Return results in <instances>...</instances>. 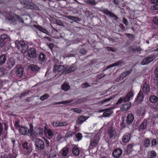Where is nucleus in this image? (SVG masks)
<instances>
[{"mask_svg":"<svg viewBox=\"0 0 158 158\" xmlns=\"http://www.w3.org/2000/svg\"><path fill=\"white\" fill-rule=\"evenodd\" d=\"M29 69L35 73L39 72L40 69V68L38 66L34 64H30L29 66Z\"/></svg>","mask_w":158,"mask_h":158,"instance_id":"a211bd4d","label":"nucleus"},{"mask_svg":"<svg viewBox=\"0 0 158 158\" xmlns=\"http://www.w3.org/2000/svg\"><path fill=\"white\" fill-rule=\"evenodd\" d=\"M35 145L36 147V149L40 151L42 150L44 148V141L39 139H38L35 141Z\"/></svg>","mask_w":158,"mask_h":158,"instance_id":"20e7f679","label":"nucleus"},{"mask_svg":"<svg viewBox=\"0 0 158 158\" xmlns=\"http://www.w3.org/2000/svg\"><path fill=\"white\" fill-rule=\"evenodd\" d=\"M35 133L36 135H41L43 133V130L41 128L36 127L35 128Z\"/></svg>","mask_w":158,"mask_h":158,"instance_id":"2f4dec72","label":"nucleus"},{"mask_svg":"<svg viewBox=\"0 0 158 158\" xmlns=\"http://www.w3.org/2000/svg\"><path fill=\"white\" fill-rule=\"evenodd\" d=\"M27 51L28 55L30 57L34 58L36 56V52L35 48H31Z\"/></svg>","mask_w":158,"mask_h":158,"instance_id":"4468645a","label":"nucleus"},{"mask_svg":"<svg viewBox=\"0 0 158 158\" xmlns=\"http://www.w3.org/2000/svg\"><path fill=\"white\" fill-rule=\"evenodd\" d=\"M16 47L19 51L23 53L26 52L28 49V46L23 41H20L16 43Z\"/></svg>","mask_w":158,"mask_h":158,"instance_id":"f257e3e1","label":"nucleus"},{"mask_svg":"<svg viewBox=\"0 0 158 158\" xmlns=\"http://www.w3.org/2000/svg\"><path fill=\"white\" fill-rule=\"evenodd\" d=\"M149 100L151 102L155 103L157 101L158 98L155 96L152 95L150 97Z\"/></svg>","mask_w":158,"mask_h":158,"instance_id":"c9c22d12","label":"nucleus"},{"mask_svg":"<svg viewBox=\"0 0 158 158\" xmlns=\"http://www.w3.org/2000/svg\"><path fill=\"white\" fill-rule=\"evenodd\" d=\"M149 63L152 62L156 58V56L154 54L148 56Z\"/></svg>","mask_w":158,"mask_h":158,"instance_id":"79ce46f5","label":"nucleus"},{"mask_svg":"<svg viewBox=\"0 0 158 158\" xmlns=\"http://www.w3.org/2000/svg\"><path fill=\"white\" fill-rule=\"evenodd\" d=\"M22 145L23 148L24 154L25 155L29 154L32 149V145L27 142H23Z\"/></svg>","mask_w":158,"mask_h":158,"instance_id":"f03ea898","label":"nucleus"},{"mask_svg":"<svg viewBox=\"0 0 158 158\" xmlns=\"http://www.w3.org/2000/svg\"><path fill=\"white\" fill-rule=\"evenodd\" d=\"M77 69V67L73 65H72L71 66H65V68L64 71L62 72V74H65L69 73H72Z\"/></svg>","mask_w":158,"mask_h":158,"instance_id":"1a4fd4ad","label":"nucleus"},{"mask_svg":"<svg viewBox=\"0 0 158 158\" xmlns=\"http://www.w3.org/2000/svg\"><path fill=\"white\" fill-rule=\"evenodd\" d=\"M23 72V69L21 66L17 68L16 71V74L19 77H22Z\"/></svg>","mask_w":158,"mask_h":158,"instance_id":"b1692460","label":"nucleus"},{"mask_svg":"<svg viewBox=\"0 0 158 158\" xmlns=\"http://www.w3.org/2000/svg\"><path fill=\"white\" fill-rule=\"evenodd\" d=\"M144 96L143 93L140 90L137 94L135 101L139 103H141L143 101Z\"/></svg>","mask_w":158,"mask_h":158,"instance_id":"2eb2a0df","label":"nucleus"},{"mask_svg":"<svg viewBox=\"0 0 158 158\" xmlns=\"http://www.w3.org/2000/svg\"><path fill=\"white\" fill-rule=\"evenodd\" d=\"M87 51L84 48H81L79 50L80 53L83 55H85L86 54Z\"/></svg>","mask_w":158,"mask_h":158,"instance_id":"6e6d98bb","label":"nucleus"},{"mask_svg":"<svg viewBox=\"0 0 158 158\" xmlns=\"http://www.w3.org/2000/svg\"><path fill=\"white\" fill-rule=\"evenodd\" d=\"M158 141V139H154L152 140V146L156 145L157 143V142Z\"/></svg>","mask_w":158,"mask_h":158,"instance_id":"680f3d73","label":"nucleus"},{"mask_svg":"<svg viewBox=\"0 0 158 158\" xmlns=\"http://www.w3.org/2000/svg\"><path fill=\"white\" fill-rule=\"evenodd\" d=\"M101 11L104 14H106L107 15L113 18L114 19L115 21H117L118 19V18L114 13L110 12L107 8L102 9Z\"/></svg>","mask_w":158,"mask_h":158,"instance_id":"0eeeda50","label":"nucleus"},{"mask_svg":"<svg viewBox=\"0 0 158 158\" xmlns=\"http://www.w3.org/2000/svg\"><path fill=\"white\" fill-rule=\"evenodd\" d=\"M73 100H66L63 101L61 102H56L55 103V105L56 104H65L68 103H70Z\"/></svg>","mask_w":158,"mask_h":158,"instance_id":"37998d69","label":"nucleus"},{"mask_svg":"<svg viewBox=\"0 0 158 158\" xmlns=\"http://www.w3.org/2000/svg\"><path fill=\"white\" fill-rule=\"evenodd\" d=\"M49 97V95L47 94H46L43 95L41 96L40 97V99L42 100H44Z\"/></svg>","mask_w":158,"mask_h":158,"instance_id":"09e8293b","label":"nucleus"},{"mask_svg":"<svg viewBox=\"0 0 158 158\" xmlns=\"http://www.w3.org/2000/svg\"><path fill=\"white\" fill-rule=\"evenodd\" d=\"M142 90L143 92L146 94L149 93L150 92V87L149 84L147 82H144L143 85Z\"/></svg>","mask_w":158,"mask_h":158,"instance_id":"6ab92c4d","label":"nucleus"},{"mask_svg":"<svg viewBox=\"0 0 158 158\" xmlns=\"http://www.w3.org/2000/svg\"><path fill=\"white\" fill-rule=\"evenodd\" d=\"M15 17L16 18V19L18 20L19 22L22 23L24 22V21L19 16L15 15Z\"/></svg>","mask_w":158,"mask_h":158,"instance_id":"13d9d810","label":"nucleus"},{"mask_svg":"<svg viewBox=\"0 0 158 158\" xmlns=\"http://www.w3.org/2000/svg\"><path fill=\"white\" fill-rule=\"evenodd\" d=\"M30 92V90H25L24 92L21 94V96L20 97H23L28 94V93Z\"/></svg>","mask_w":158,"mask_h":158,"instance_id":"8fccbe9b","label":"nucleus"},{"mask_svg":"<svg viewBox=\"0 0 158 158\" xmlns=\"http://www.w3.org/2000/svg\"><path fill=\"white\" fill-rule=\"evenodd\" d=\"M130 135L129 133H127L124 135L123 137V141L124 143H127L128 142L130 139Z\"/></svg>","mask_w":158,"mask_h":158,"instance_id":"bb28decb","label":"nucleus"},{"mask_svg":"<svg viewBox=\"0 0 158 158\" xmlns=\"http://www.w3.org/2000/svg\"><path fill=\"white\" fill-rule=\"evenodd\" d=\"M149 63L148 56L144 58L142 61L141 64L142 65H144L147 64Z\"/></svg>","mask_w":158,"mask_h":158,"instance_id":"58836bf2","label":"nucleus"},{"mask_svg":"<svg viewBox=\"0 0 158 158\" xmlns=\"http://www.w3.org/2000/svg\"><path fill=\"white\" fill-rule=\"evenodd\" d=\"M122 150L120 148L114 149L112 152V154L114 158H118L122 155Z\"/></svg>","mask_w":158,"mask_h":158,"instance_id":"f8f14e48","label":"nucleus"},{"mask_svg":"<svg viewBox=\"0 0 158 158\" xmlns=\"http://www.w3.org/2000/svg\"><path fill=\"white\" fill-rule=\"evenodd\" d=\"M1 40H3L5 43H6L8 40V36L6 34H2L0 37Z\"/></svg>","mask_w":158,"mask_h":158,"instance_id":"f704fd0d","label":"nucleus"},{"mask_svg":"<svg viewBox=\"0 0 158 158\" xmlns=\"http://www.w3.org/2000/svg\"><path fill=\"white\" fill-rule=\"evenodd\" d=\"M16 18L15 17V15L13 16H10L7 18L6 21L10 23L15 24H16Z\"/></svg>","mask_w":158,"mask_h":158,"instance_id":"4be33fe9","label":"nucleus"},{"mask_svg":"<svg viewBox=\"0 0 158 158\" xmlns=\"http://www.w3.org/2000/svg\"><path fill=\"white\" fill-rule=\"evenodd\" d=\"M147 156L148 158H154L156 156V154L155 151H151L148 152Z\"/></svg>","mask_w":158,"mask_h":158,"instance_id":"cd10ccee","label":"nucleus"},{"mask_svg":"<svg viewBox=\"0 0 158 158\" xmlns=\"http://www.w3.org/2000/svg\"><path fill=\"white\" fill-rule=\"evenodd\" d=\"M106 49L108 51H111L113 52H115L116 50L114 48L112 47H106Z\"/></svg>","mask_w":158,"mask_h":158,"instance_id":"0e129e2a","label":"nucleus"},{"mask_svg":"<svg viewBox=\"0 0 158 158\" xmlns=\"http://www.w3.org/2000/svg\"><path fill=\"white\" fill-rule=\"evenodd\" d=\"M76 133L75 132H72L71 131H69L65 134V137L68 138L70 137H72L73 135H74Z\"/></svg>","mask_w":158,"mask_h":158,"instance_id":"4c0bfd02","label":"nucleus"},{"mask_svg":"<svg viewBox=\"0 0 158 158\" xmlns=\"http://www.w3.org/2000/svg\"><path fill=\"white\" fill-rule=\"evenodd\" d=\"M6 60V57L5 55L3 54L0 56V65L4 64Z\"/></svg>","mask_w":158,"mask_h":158,"instance_id":"473e14b6","label":"nucleus"},{"mask_svg":"<svg viewBox=\"0 0 158 158\" xmlns=\"http://www.w3.org/2000/svg\"><path fill=\"white\" fill-rule=\"evenodd\" d=\"M123 98H120L118 100L117 102L116 103V106H118L121 103L123 102Z\"/></svg>","mask_w":158,"mask_h":158,"instance_id":"603ef678","label":"nucleus"},{"mask_svg":"<svg viewBox=\"0 0 158 158\" xmlns=\"http://www.w3.org/2000/svg\"><path fill=\"white\" fill-rule=\"evenodd\" d=\"M65 68V66L62 65H57L55 64L54 66L53 71L54 72H60L62 70L64 71Z\"/></svg>","mask_w":158,"mask_h":158,"instance_id":"ddd939ff","label":"nucleus"},{"mask_svg":"<svg viewBox=\"0 0 158 158\" xmlns=\"http://www.w3.org/2000/svg\"><path fill=\"white\" fill-rule=\"evenodd\" d=\"M16 60L13 57H10L7 61L6 66L7 68L11 69L15 65Z\"/></svg>","mask_w":158,"mask_h":158,"instance_id":"9b49d317","label":"nucleus"},{"mask_svg":"<svg viewBox=\"0 0 158 158\" xmlns=\"http://www.w3.org/2000/svg\"><path fill=\"white\" fill-rule=\"evenodd\" d=\"M72 152L75 156H77L79 155L80 152L78 148L76 146H74L73 148Z\"/></svg>","mask_w":158,"mask_h":158,"instance_id":"7c9ffc66","label":"nucleus"},{"mask_svg":"<svg viewBox=\"0 0 158 158\" xmlns=\"http://www.w3.org/2000/svg\"><path fill=\"white\" fill-rule=\"evenodd\" d=\"M155 77L154 79L155 83L158 85V67L156 68L154 71Z\"/></svg>","mask_w":158,"mask_h":158,"instance_id":"c756f323","label":"nucleus"},{"mask_svg":"<svg viewBox=\"0 0 158 158\" xmlns=\"http://www.w3.org/2000/svg\"><path fill=\"white\" fill-rule=\"evenodd\" d=\"M70 87L69 85L66 83H64L61 86V89L63 90L67 91L69 89Z\"/></svg>","mask_w":158,"mask_h":158,"instance_id":"e433bc0d","label":"nucleus"},{"mask_svg":"<svg viewBox=\"0 0 158 158\" xmlns=\"http://www.w3.org/2000/svg\"><path fill=\"white\" fill-rule=\"evenodd\" d=\"M99 140V137L97 135L92 138L90 140V143L89 147V149H93L96 147L98 144Z\"/></svg>","mask_w":158,"mask_h":158,"instance_id":"423d86ee","label":"nucleus"},{"mask_svg":"<svg viewBox=\"0 0 158 158\" xmlns=\"http://www.w3.org/2000/svg\"><path fill=\"white\" fill-rule=\"evenodd\" d=\"M46 55L43 53H41L39 56V60L40 61L42 62H45L46 61Z\"/></svg>","mask_w":158,"mask_h":158,"instance_id":"c85d7f7f","label":"nucleus"},{"mask_svg":"<svg viewBox=\"0 0 158 158\" xmlns=\"http://www.w3.org/2000/svg\"><path fill=\"white\" fill-rule=\"evenodd\" d=\"M69 151L68 148H66L64 149L62 151V155L64 156H67L68 153Z\"/></svg>","mask_w":158,"mask_h":158,"instance_id":"49530a36","label":"nucleus"},{"mask_svg":"<svg viewBox=\"0 0 158 158\" xmlns=\"http://www.w3.org/2000/svg\"><path fill=\"white\" fill-rule=\"evenodd\" d=\"M150 143L149 139H147L144 141V145L146 147H148L150 145Z\"/></svg>","mask_w":158,"mask_h":158,"instance_id":"a18cd8bd","label":"nucleus"},{"mask_svg":"<svg viewBox=\"0 0 158 158\" xmlns=\"http://www.w3.org/2000/svg\"><path fill=\"white\" fill-rule=\"evenodd\" d=\"M101 112H104L102 116L108 117L111 114L113 111L110 109H106L102 110Z\"/></svg>","mask_w":158,"mask_h":158,"instance_id":"aec40b11","label":"nucleus"},{"mask_svg":"<svg viewBox=\"0 0 158 158\" xmlns=\"http://www.w3.org/2000/svg\"><path fill=\"white\" fill-rule=\"evenodd\" d=\"M86 2L88 4L91 5H95L97 3L95 0H88Z\"/></svg>","mask_w":158,"mask_h":158,"instance_id":"a19ab883","label":"nucleus"},{"mask_svg":"<svg viewBox=\"0 0 158 158\" xmlns=\"http://www.w3.org/2000/svg\"><path fill=\"white\" fill-rule=\"evenodd\" d=\"M5 43L3 40H1L0 39V47L2 48L5 46Z\"/></svg>","mask_w":158,"mask_h":158,"instance_id":"338daca9","label":"nucleus"},{"mask_svg":"<svg viewBox=\"0 0 158 158\" xmlns=\"http://www.w3.org/2000/svg\"><path fill=\"white\" fill-rule=\"evenodd\" d=\"M131 103L130 102H127V103L123 104L121 107V110L123 111H127L128 110L130 107Z\"/></svg>","mask_w":158,"mask_h":158,"instance_id":"5701e85b","label":"nucleus"},{"mask_svg":"<svg viewBox=\"0 0 158 158\" xmlns=\"http://www.w3.org/2000/svg\"><path fill=\"white\" fill-rule=\"evenodd\" d=\"M47 133L48 134V136H49L50 138H49V139H50L53 136V133L52 131L50 130L49 129L48 130Z\"/></svg>","mask_w":158,"mask_h":158,"instance_id":"3c124183","label":"nucleus"},{"mask_svg":"<svg viewBox=\"0 0 158 158\" xmlns=\"http://www.w3.org/2000/svg\"><path fill=\"white\" fill-rule=\"evenodd\" d=\"M134 95V92L132 91V89H131L129 92L128 93L127 96L129 97L130 98L132 97Z\"/></svg>","mask_w":158,"mask_h":158,"instance_id":"864d4df0","label":"nucleus"},{"mask_svg":"<svg viewBox=\"0 0 158 158\" xmlns=\"http://www.w3.org/2000/svg\"><path fill=\"white\" fill-rule=\"evenodd\" d=\"M134 119L133 115L130 113L128 114L127 117V123L128 124H130L132 123Z\"/></svg>","mask_w":158,"mask_h":158,"instance_id":"412c9836","label":"nucleus"},{"mask_svg":"<svg viewBox=\"0 0 158 158\" xmlns=\"http://www.w3.org/2000/svg\"><path fill=\"white\" fill-rule=\"evenodd\" d=\"M72 110H73V111L79 113H80L81 112V110L80 108H75L72 109Z\"/></svg>","mask_w":158,"mask_h":158,"instance_id":"bf43d9fd","label":"nucleus"},{"mask_svg":"<svg viewBox=\"0 0 158 158\" xmlns=\"http://www.w3.org/2000/svg\"><path fill=\"white\" fill-rule=\"evenodd\" d=\"M149 63L148 56L144 58L142 61L141 64L142 65H144L147 64Z\"/></svg>","mask_w":158,"mask_h":158,"instance_id":"ea45409f","label":"nucleus"},{"mask_svg":"<svg viewBox=\"0 0 158 158\" xmlns=\"http://www.w3.org/2000/svg\"><path fill=\"white\" fill-rule=\"evenodd\" d=\"M88 118V117H85L84 116H80L76 120V124L77 125H81Z\"/></svg>","mask_w":158,"mask_h":158,"instance_id":"dca6fc26","label":"nucleus"},{"mask_svg":"<svg viewBox=\"0 0 158 158\" xmlns=\"http://www.w3.org/2000/svg\"><path fill=\"white\" fill-rule=\"evenodd\" d=\"M19 131L20 133L23 135H27L30 132L29 130L27 127L23 126L21 127L19 129Z\"/></svg>","mask_w":158,"mask_h":158,"instance_id":"f3484780","label":"nucleus"},{"mask_svg":"<svg viewBox=\"0 0 158 158\" xmlns=\"http://www.w3.org/2000/svg\"><path fill=\"white\" fill-rule=\"evenodd\" d=\"M32 0H25V7L27 9H32L38 10V7L37 5L31 3Z\"/></svg>","mask_w":158,"mask_h":158,"instance_id":"39448f33","label":"nucleus"},{"mask_svg":"<svg viewBox=\"0 0 158 158\" xmlns=\"http://www.w3.org/2000/svg\"><path fill=\"white\" fill-rule=\"evenodd\" d=\"M141 50V48L135 45H131L130 46L128 49L127 52L130 54L137 53Z\"/></svg>","mask_w":158,"mask_h":158,"instance_id":"6e6552de","label":"nucleus"},{"mask_svg":"<svg viewBox=\"0 0 158 158\" xmlns=\"http://www.w3.org/2000/svg\"><path fill=\"white\" fill-rule=\"evenodd\" d=\"M148 125V121L144 119L139 126V129L141 131H146Z\"/></svg>","mask_w":158,"mask_h":158,"instance_id":"9d476101","label":"nucleus"},{"mask_svg":"<svg viewBox=\"0 0 158 158\" xmlns=\"http://www.w3.org/2000/svg\"><path fill=\"white\" fill-rule=\"evenodd\" d=\"M133 145L132 144H129L127 147V150L128 152H131L132 149Z\"/></svg>","mask_w":158,"mask_h":158,"instance_id":"de8ad7c7","label":"nucleus"},{"mask_svg":"<svg viewBox=\"0 0 158 158\" xmlns=\"http://www.w3.org/2000/svg\"><path fill=\"white\" fill-rule=\"evenodd\" d=\"M152 23L156 25H158V18H154L152 20Z\"/></svg>","mask_w":158,"mask_h":158,"instance_id":"4d7b16f0","label":"nucleus"},{"mask_svg":"<svg viewBox=\"0 0 158 158\" xmlns=\"http://www.w3.org/2000/svg\"><path fill=\"white\" fill-rule=\"evenodd\" d=\"M125 35H126L130 39V40H133L135 36L133 34L126 33H125Z\"/></svg>","mask_w":158,"mask_h":158,"instance_id":"c03bdc74","label":"nucleus"},{"mask_svg":"<svg viewBox=\"0 0 158 158\" xmlns=\"http://www.w3.org/2000/svg\"><path fill=\"white\" fill-rule=\"evenodd\" d=\"M59 126H66L68 124L67 122H59Z\"/></svg>","mask_w":158,"mask_h":158,"instance_id":"69168bd1","label":"nucleus"},{"mask_svg":"<svg viewBox=\"0 0 158 158\" xmlns=\"http://www.w3.org/2000/svg\"><path fill=\"white\" fill-rule=\"evenodd\" d=\"M76 138L77 139V140L79 141L82 138V135L80 133H77L75 135Z\"/></svg>","mask_w":158,"mask_h":158,"instance_id":"5fc2aeb1","label":"nucleus"},{"mask_svg":"<svg viewBox=\"0 0 158 158\" xmlns=\"http://www.w3.org/2000/svg\"><path fill=\"white\" fill-rule=\"evenodd\" d=\"M4 69L3 67H0V75L2 76L4 73Z\"/></svg>","mask_w":158,"mask_h":158,"instance_id":"774afa93","label":"nucleus"},{"mask_svg":"<svg viewBox=\"0 0 158 158\" xmlns=\"http://www.w3.org/2000/svg\"><path fill=\"white\" fill-rule=\"evenodd\" d=\"M35 27L41 32L46 34L48 35H50V33L48 31H47L45 29H44L43 27L37 25H35Z\"/></svg>","mask_w":158,"mask_h":158,"instance_id":"a878e982","label":"nucleus"},{"mask_svg":"<svg viewBox=\"0 0 158 158\" xmlns=\"http://www.w3.org/2000/svg\"><path fill=\"white\" fill-rule=\"evenodd\" d=\"M113 98V97H110L109 98H106L104 100L101 101L100 103L101 104L104 105L105 106L108 105L110 104V101Z\"/></svg>","mask_w":158,"mask_h":158,"instance_id":"393cba45","label":"nucleus"},{"mask_svg":"<svg viewBox=\"0 0 158 158\" xmlns=\"http://www.w3.org/2000/svg\"><path fill=\"white\" fill-rule=\"evenodd\" d=\"M29 133H30V136L32 137H34L36 135V133H35V131H34L33 130L30 131Z\"/></svg>","mask_w":158,"mask_h":158,"instance_id":"e2e57ef3","label":"nucleus"},{"mask_svg":"<svg viewBox=\"0 0 158 158\" xmlns=\"http://www.w3.org/2000/svg\"><path fill=\"white\" fill-rule=\"evenodd\" d=\"M145 110L144 107H140L139 109V113L140 116L144 115L145 114Z\"/></svg>","mask_w":158,"mask_h":158,"instance_id":"72a5a7b5","label":"nucleus"},{"mask_svg":"<svg viewBox=\"0 0 158 158\" xmlns=\"http://www.w3.org/2000/svg\"><path fill=\"white\" fill-rule=\"evenodd\" d=\"M116 66H118L119 65L121 66L122 64H124L123 61L122 60H119L115 63Z\"/></svg>","mask_w":158,"mask_h":158,"instance_id":"052dcab7","label":"nucleus"},{"mask_svg":"<svg viewBox=\"0 0 158 158\" xmlns=\"http://www.w3.org/2000/svg\"><path fill=\"white\" fill-rule=\"evenodd\" d=\"M107 134L110 139H115L117 136V133L115 129L113 127H110L108 128Z\"/></svg>","mask_w":158,"mask_h":158,"instance_id":"7ed1b4c3","label":"nucleus"}]
</instances>
